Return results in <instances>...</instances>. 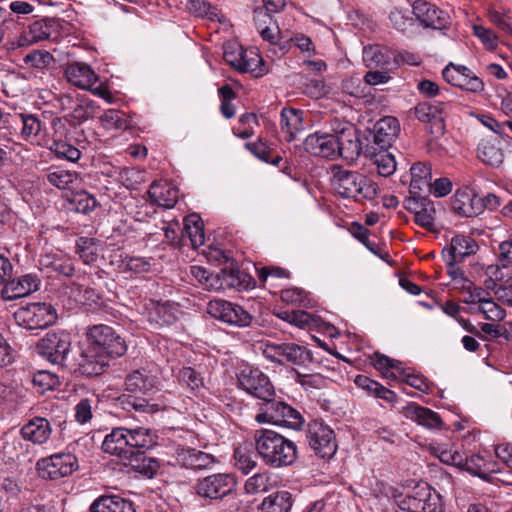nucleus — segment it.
Listing matches in <instances>:
<instances>
[{"label":"nucleus","instance_id":"f257e3e1","mask_svg":"<svg viewBox=\"0 0 512 512\" xmlns=\"http://www.w3.org/2000/svg\"><path fill=\"white\" fill-rule=\"evenodd\" d=\"M254 442L257 454L269 467H287L292 465L297 458L296 444L276 431L256 430Z\"/></svg>","mask_w":512,"mask_h":512},{"label":"nucleus","instance_id":"f03ea898","mask_svg":"<svg viewBox=\"0 0 512 512\" xmlns=\"http://www.w3.org/2000/svg\"><path fill=\"white\" fill-rule=\"evenodd\" d=\"M332 187L341 197L356 201L373 200L378 193L377 185L365 175L341 168L334 172Z\"/></svg>","mask_w":512,"mask_h":512},{"label":"nucleus","instance_id":"7ed1b4c3","mask_svg":"<svg viewBox=\"0 0 512 512\" xmlns=\"http://www.w3.org/2000/svg\"><path fill=\"white\" fill-rule=\"evenodd\" d=\"M88 345L110 358H117L125 354L127 346L125 340L116 331L106 324L89 326L85 332Z\"/></svg>","mask_w":512,"mask_h":512},{"label":"nucleus","instance_id":"20e7f679","mask_svg":"<svg viewBox=\"0 0 512 512\" xmlns=\"http://www.w3.org/2000/svg\"><path fill=\"white\" fill-rule=\"evenodd\" d=\"M14 318L17 324L25 329H45L55 323L57 312L51 304L36 302L18 308Z\"/></svg>","mask_w":512,"mask_h":512},{"label":"nucleus","instance_id":"39448f33","mask_svg":"<svg viewBox=\"0 0 512 512\" xmlns=\"http://www.w3.org/2000/svg\"><path fill=\"white\" fill-rule=\"evenodd\" d=\"M441 496L427 483H418L404 497L398 500V506L406 512H437L440 509Z\"/></svg>","mask_w":512,"mask_h":512},{"label":"nucleus","instance_id":"423d86ee","mask_svg":"<svg viewBox=\"0 0 512 512\" xmlns=\"http://www.w3.org/2000/svg\"><path fill=\"white\" fill-rule=\"evenodd\" d=\"M259 423H272L290 429H300L304 423L301 413L282 401H276L274 397L267 403H263L262 412L256 416Z\"/></svg>","mask_w":512,"mask_h":512},{"label":"nucleus","instance_id":"0eeeda50","mask_svg":"<svg viewBox=\"0 0 512 512\" xmlns=\"http://www.w3.org/2000/svg\"><path fill=\"white\" fill-rule=\"evenodd\" d=\"M57 103L64 113V119L75 126L93 117L96 111L94 101L81 94H61Z\"/></svg>","mask_w":512,"mask_h":512},{"label":"nucleus","instance_id":"6e6552de","mask_svg":"<svg viewBox=\"0 0 512 512\" xmlns=\"http://www.w3.org/2000/svg\"><path fill=\"white\" fill-rule=\"evenodd\" d=\"M79 468L77 457L70 452H60L42 458L37 470L43 479L58 480L70 476Z\"/></svg>","mask_w":512,"mask_h":512},{"label":"nucleus","instance_id":"1a4fd4ad","mask_svg":"<svg viewBox=\"0 0 512 512\" xmlns=\"http://www.w3.org/2000/svg\"><path fill=\"white\" fill-rule=\"evenodd\" d=\"M71 340L64 331L49 332L37 344V353L52 364L64 365L70 351Z\"/></svg>","mask_w":512,"mask_h":512},{"label":"nucleus","instance_id":"9d476101","mask_svg":"<svg viewBox=\"0 0 512 512\" xmlns=\"http://www.w3.org/2000/svg\"><path fill=\"white\" fill-rule=\"evenodd\" d=\"M307 439L310 447L321 458H331L337 451L335 433L322 421L313 420L308 424Z\"/></svg>","mask_w":512,"mask_h":512},{"label":"nucleus","instance_id":"9b49d317","mask_svg":"<svg viewBox=\"0 0 512 512\" xmlns=\"http://www.w3.org/2000/svg\"><path fill=\"white\" fill-rule=\"evenodd\" d=\"M207 313L213 318L237 327H247L253 319L243 307L223 299L209 301Z\"/></svg>","mask_w":512,"mask_h":512},{"label":"nucleus","instance_id":"f8f14e48","mask_svg":"<svg viewBox=\"0 0 512 512\" xmlns=\"http://www.w3.org/2000/svg\"><path fill=\"white\" fill-rule=\"evenodd\" d=\"M239 386L254 397L269 402L275 391L270 379L259 369L246 368L238 375Z\"/></svg>","mask_w":512,"mask_h":512},{"label":"nucleus","instance_id":"ddd939ff","mask_svg":"<svg viewBox=\"0 0 512 512\" xmlns=\"http://www.w3.org/2000/svg\"><path fill=\"white\" fill-rule=\"evenodd\" d=\"M235 485V479L231 474L218 473L200 479L195 491L202 498L217 500L231 493Z\"/></svg>","mask_w":512,"mask_h":512},{"label":"nucleus","instance_id":"4468645a","mask_svg":"<svg viewBox=\"0 0 512 512\" xmlns=\"http://www.w3.org/2000/svg\"><path fill=\"white\" fill-rule=\"evenodd\" d=\"M337 137L336 157L347 161H355L360 154L364 155L366 141L359 138L354 126L347 124L335 134Z\"/></svg>","mask_w":512,"mask_h":512},{"label":"nucleus","instance_id":"2eb2a0df","mask_svg":"<svg viewBox=\"0 0 512 512\" xmlns=\"http://www.w3.org/2000/svg\"><path fill=\"white\" fill-rule=\"evenodd\" d=\"M399 132V121L395 117L386 116L375 123L373 130L368 131L365 141L378 149H388Z\"/></svg>","mask_w":512,"mask_h":512},{"label":"nucleus","instance_id":"dca6fc26","mask_svg":"<svg viewBox=\"0 0 512 512\" xmlns=\"http://www.w3.org/2000/svg\"><path fill=\"white\" fill-rule=\"evenodd\" d=\"M412 13L424 28L442 30L450 25V17L446 12L423 0L413 3Z\"/></svg>","mask_w":512,"mask_h":512},{"label":"nucleus","instance_id":"f3484780","mask_svg":"<svg viewBox=\"0 0 512 512\" xmlns=\"http://www.w3.org/2000/svg\"><path fill=\"white\" fill-rule=\"evenodd\" d=\"M442 75L449 84L469 92L480 93L484 90L483 81L465 66L450 63L443 69Z\"/></svg>","mask_w":512,"mask_h":512},{"label":"nucleus","instance_id":"a211bd4d","mask_svg":"<svg viewBox=\"0 0 512 512\" xmlns=\"http://www.w3.org/2000/svg\"><path fill=\"white\" fill-rule=\"evenodd\" d=\"M102 449L104 452L119 457L125 466L131 465L132 467H138L134 464L126 427H116L107 434L102 443Z\"/></svg>","mask_w":512,"mask_h":512},{"label":"nucleus","instance_id":"6ab92c4d","mask_svg":"<svg viewBox=\"0 0 512 512\" xmlns=\"http://www.w3.org/2000/svg\"><path fill=\"white\" fill-rule=\"evenodd\" d=\"M41 280L36 274H24L18 278L7 279L4 283L0 295L5 301H13L22 298L37 291Z\"/></svg>","mask_w":512,"mask_h":512},{"label":"nucleus","instance_id":"aec40b11","mask_svg":"<svg viewBox=\"0 0 512 512\" xmlns=\"http://www.w3.org/2000/svg\"><path fill=\"white\" fill-rule=\"evenodd\" d=\"M479 249L475 239L469 235L457 234L452 237L450 245L442 250L444 261L450 263L463 262L467 257L474 255Z\"/></svg>","mask_w":512,"mask_h":512},{"label":"nucleus","instance_id":"412c9836","mask_svg":"<svg viewBox=\"0 0 512 512\" xmlns=\"http://www.w3.org/2000/svg\"><path fill=\"white\" fill-rule=\"evenodd\" d=\"M109 356L90 347L83 349L77 359V371L85 376H97L102 374L108 366Z\"/></svg>","mask_w":512,"mask_h":512},{"label":"nucleus","instance_id":"4be33fe9","mask_svg":"<svg viewBox=\"0 0 512 512\" xmlns=\"http://www.w3.org/2000/svg\"><path fill=\"white\" fill-rule=\"evenodd\" d=\"M337 137L332 134L314 133L304 140L306 152L328 159L336 158Z\"/></svg>","mask_w":512,"mask_h":512},{"label":"nucleus","instance_id":"5701e85b","mask_svg":"<svg viewBox=\"0 0 512 512\" xmlns=\"http://www.w3.org/2000/svg\"><path fill=\"white\" fill-rule=\"evenodd\" d=\"M125 387L134 394L151 395L158 387V378L145 368L138 369L127 375Z\"/></svg>","mask_w":512,"mask_h":512},{"label":"nucleus","instance_id":"b1692460","mask_svg":"<svg viewBox=\"0 0 512 512\" xmlns=\"http://www.w3.org/2000/svg\"><path fill=\"white\" fill-rule=\"evenodd\" d=\"M128 441L134 462H138L139 456L157 443V437L151 429L146 427L127 428Z\"/></svg>","mask_w":512,"mask_h":512},{"label":"nucleus","instance_id":"393cba45","mask_svg":"<svg viewBox=\"0 0 512 512\" xmlns=\"http://www.w3.org/2000/svg\"><path fill=\"white\" fill-rule=\"evenodd\" d=\"M451 207L455 213L463 217H474L483 212L481 199L467 189L455 192L451 200Z\"/></svg>","mask_w":512,"mask_h":512},{"label":"nucleus","instance_id":"a878e982","mask_svg":"<svg viewBox=\"0 0 512 512\" xmlns=\"http://www.w3.org/2000/svg\"><path fill=\"white\" fill-rule=\"evenodd\" d=\"M51 433L50 422L46 418L38 416L31 418L20 429V434L24 440L38 445L46 443Z\"/></svg>","mask_w":512,"mask_h":512},{"label":"nucleus","instance_id":"bb28decb","mask_svg":"<svg viewBox=\"0 0 512 512\" xmlns=\"http://www.w3.org/2000/svg\"><path fill=\"white\" fill-rule=\"evenodd\" d=\"M304 112L294 108H284L280 114V128L287 142L294 141L304 131Z\"/></svg>","mask_w":512,"mask_h":512},{"label":"nucleus","instance_id":"cd10ccee","mask_svg":"<svg viewBox=\"0 0 512 512\" xmlns=\"http://www.w3.org/2000/svg\"><path fill=\"white\" fill-rule=\"evenodd\" d=\"M65 76L72 85L84 90L90 88L91 83L98 82L97 74L88 64L82 62L69 64L65 69Z\"/></svg>","mask_w":512,"mask_h":512},{"label":"nucleus","instance_id":"c85d7f7f","mask_svg":"<svg viewBox=\"0 0 512 512\" xmlns=\"http://www.w3.org/2000/svg\"><path fill=\"white\" fill-rule=\"evenodd\" d=\"M364 156L372 161L377 168L378 174L383 177L392 175L396 170L395 158L387 149H378L366 143Z\"/></svg>","mask_w":512,"mask_h":512},{"label":"nucleus","instance_id":"c756f323","mask_svg":"<svg viewBox=\"0 0 512 512\" xmlns=\"http://www.w3.org/2000/svg\"><path fill=\"white\" fill-rule=\"evenodd\" d=\"M401 412L405 418L415 421L417 424L426 428H438L442 424L438 413L415 403H409L404 406Z\"/></svg>","mask_w":512,"mask_h":512},{"label":"nucleus","instance_id":"7c9ffc66","mask_svg":"<svg viewBox=\"0 0 512 512\" xmlns=\"http://www.w3.org/2000/svg\"><path fill=\"white\" fill-rule=\"evenodd\" d=\"M177 307L168 302L151 303L148 320L156 328L170 326L177 321Z\"/></svg>","mask_w":512,"mask_h":512},{"label":"nucleus","instance_id":"2f4dec72","mask_svg":"<svg viewBox=\"0 0 512 512\" xmlns=\"http://www.w3.org/2000/svg\"><path fill=\"white\" fill-rule=\"evenodd\" d=\"M150 200L164 208H172L178 200V190L166 182H154L148 190Z\"/></svg>","mask_w":512,"mask_h":512},{"label":"nucleus","instance_id":"473e14b6","mask_svg":"<svg viewBox=\"0 0 512 512\" xmlns=\"http://www.w3.org/2000/svg\"><path fill=\"white\" fill-rule=\"evenodd\" d=\"M90 512H136L131 501L118 495L101 496L90 506Z\"/></svg>","mask_w":512,"mask_h":512},{"label":"nucleus","instance_id":"72a5a7b5","mask_svg":"<svg viewBox=\"0 0 512 512\" xmlns=\"http://www.w3.org/2000/svg\"><path fill=\"white\" fill-rule=\"evenodd\" d=\"M389 26L403 35L409 36L415 27L412 10L404 7H393L388 13Z\"/></svg>","mask_w":512,"mask_h":512},{"label":"nucleus","instance_id":"f704fd0d","mask_svg":"<svg viewBox=\"0 0 512 512\" xmlns=\"http://www.w3.org/2000/svg\"><path fill=\"white\" fill-rule=\"evenodd\" d=\"M22 124L21 136L23 139L40 144L46 136L45 128L41 120L33 114H20Z\"/></svg>","mask_w":512,"mask_h":512},{"label":"nucleus","instance_id":"c9c22d12","mask_svg":"<svg viewBox=\"0 0 512 512\" xmlns=\"http://www.w3.org/2000/svg\"><path fill=\"white\" fill-rule=\"evenodd\" d=\"M293 505L288 491H277L265 497L259 506L260 512H290Z\"/></svg>","mask_w":512,"mask_h":512},{"label":"nucleus","instance_id":"e433bc0d","mask_svg":"<svg viewBox=\"0 0 512 512\" xmlns=\"http://www.w3.org/2000/svg\"><path fill=\"white\" fill-rule=\"evenodd\" d=\"M181 237L182 240L188 238L193 248H197L204 244L205 236L203 223L197 214H191L185 217Z\"/></svg>","mask_w":512,"mask_h":512},{"label":"nucleus","instance_id":"4c0bfd02","mask_svg":"<svg viewBox=\"0 0 512 512\" xmlns=\"http://www.w3.org/2000/svg\"><path fill=\"white\" fill-rule=\"evenodd\" d=\"M217 276L218 285H221L220 290L246 289L250 283L249 275L239 269H221Z\"/></svg>","mask_w":512,"mask_h":512},{"label":"nucleus","instance_id":"58836bf2","mask_svg":"<svg viewBox=\"0 0 512 512\" xmlns=\"http://www.w3.org/2000/svg\"><path fill=\"white\" fill-rule=\"evenodd\" d=\"M479 159L491 167L497 168L504 161V154L501 148L491 141H483L478 146Z\"/></svg>","mask_w":512,"mask_h":512},{"label":"nucleus","instance_id":"ea45409f","mask_svg":"<svg viewBox=\"0 0 512 512\" xmlns=\"http://www.w3.org/2000/svg\"><path fill=\"white\" fill-rule=\"evenodd\" d=\"M242 73L250 72L255 77H261L267 73L264 60L255 49H248L244 54L239 70Z\"/></svg>","mask_w":512,"mask_h":512},{"label":"nucleus","instance_id":"a19ab883","mask_svg":"<svg viewBox=\"0 0 512 512\" xmlns=\"http://www.w3.org/2000/svg\"><path fill=\"white\" fill-rule=\"evenodd\" d=\"M46 179L58 189H71L78 183L79 177L76 172L56 168L46 174Z\"/></svg>","mask_w":512,"mask_h":512},{"label":"nucleus","instance_id":"79ce46f5","mask_svg":"<svg viewBox=\"0 0 512 512\" xmlns=\"http://www.w3.org/2000/svg\"><path fill=\"white\" fill-rule=\"evenodd\" d=\"M311 359L312 354L306 347L295 343H284V363L304 365Z\"/></svg>","mask_w":512,"mask_h":512},{"label":"nucleus","instance_id":"37998d69","mask_svg":"<svg viewBox=\"0 0 512 512\" xmlns=\"http://www.w3.org/2000/svg\"><path fill=\"white\" fill-rule=\"evenodd\" d=\"M121 407L126 411H135L140 413H152L156 411V405L151 404L144 397L133 395H122L118 398Z\"/></svg>","mask_w":512,"mask_h":512},{"label":"nucleus","instance_id":"c03bdc74","mask_svg":"<svg viewBox=\"0 0 512 512\" xmlns=\"http://www.w3.org/2000/svg\"><path fill=\"white\" fill-rule=\"evenodd\" d=\"M273 484V475L271 473H257L247 479L245 482V491L248 494H258L268 491Z\"/></svg>","mask_w":512,"mask_h":512},{"label":"nucleus","instance_id":"a18cd8bd","mask_svg":"<svg viewBox=\"0 0 512 512\" xmlns=\"http://www.w3.org/2000/svg\"><path fill=\"white\" fill-rule=\"evenodd\" d=\"M235 466L244 474H248L256 467V456L246 445H241L234 450Z\"/></svg>","mask_w":512,"mask_h":512},{"label":"nucleus","instance_id":"49530a36","mask_svg":"<svg viewBox=\"0 0 512 512\" xmlns=\"http://www.w3.org/2000/svg\"><path fill=\"white\" fill-rule=\"evenodd\" d=\"M179 383L190 389L191 391H198L204 386V379L198 371L192 367H183L177 374Z\"/></svg>","mask_w":512,"mask_h":512},{"label":"nucleus","instance_id":"de8ad7c7","mask_svg":"<svg viewBox=\"0 0 512 512\" xmlns=\"http://www.w3.org/2000/svg\"><path fill=\"white\" fill-rule=\"evenodd\" d=\"M247 50L236 41H227L223 45V57L227 64L239 70Z\"/></svg>","mask_w":512,"mask_h":512},{"label":"nucleus","instance_id":"09e8293b","mask_svg":"<svg viewBox=\"0 0 512 512\" xmlns=\"http://www.w3.org/2000/svg\"><path fill=\"white\" fill-rule=\"evenodd\" d=\"M189 9L198 17L206 18L210 21H221V13L218 9L212 7L205 0H189Z\"/></svg>","mask_w":512,"mask_h":512},{"label":"nucleus","instance_id":"8fccbe9b","mask_svg":"<svg viewBox=\"0 0 512 512\" xmlns=\"http://www.w3.org/2000/svg\"><path fill=\"white\" fill-rule=\"evenodd\" d=\"M100 121L106 129H126L128 127L125 113L116 109L105 111L100 117Z\"/></svg>","mask_w":512,"mask_h":512},{"label":"nucleus","instance_id":"3c124183","mask_svg":"<svg viewBox=\"0 0 512 512\" xmlns=\"http://www.w3.org/2000/svg\"><path fill=\"white\" fill-rule=\"evenodd\" d=\"M465 470L481 478H485L486 475L492 471L487 460L480 454H473L469 458L467 457Z\"/></svg>","mask_w":512,"mask_h":512},{"label":"nucleus","instance_id":"603ef678","mask_svg":"<svg viewBox=\"0 0 512 512\" xmlns=\"http://www.w3.org/2000/svg\"><path fill=\"white\" fill-rule=\"evenodd\" d=\"M479 312L484 314L486 319L492 321H502L506 316V311L490 295L481 304Z\"/></svg>","mask_w":512,"mask_h":512},{"label":"nucleus","instance_id":"864d4df0","mask_svg":"<svg viewBox=\"0 0 512 512\" xmlns=\"http://www.w3.org/2000/svg\"><path fill=\"white\" fill-rule=\"evenodd\" d=\"M121 262L124 271L135 274L147 273L151 269L150 261L143 257L125 256Z\"/></svg>","mask_w":512,"mask_h":512},{"label":"nucleus","instance_id":"5fc2aeb1","mask_svg":"<svg viewBox=\"0 0 512 512\" xmlns=\"http://www.w3.org/2000/svg\"><path fill=\"white\" fill-rule=\"evenodd\" d=\"M74 209L83 214H88L95 209L97 201L91 194L81 191L74 195L72 199Z\"/></svg>","mask_w":512,"mask_h":512},{"label":"nucleus","instance_id":"6e6d98bb","mask_svg":"<svg viewBox=\"0 0 512 512\" xmlns=\"http://www.w3.org/2000/svg\"><path fill=\"white\" fill-rule=\"evenodd\" d=\"M191 274L208 290H220L221 285H218V276L217 274L208 273L202 267L192 266Z\"/></svg>","mask_w":512,"mask_h":512},{"label":"nucleus","instance_id":"4d7b16f0","mask_svg":"<svg viewBox=\"0 0 512 512\" xmlns=\"http://www.w3.org/2000/svg\"><path fill=\"white\" fill-rule=\"evenodd\" d=\"M33 384L39 387L40 392L53 390L59 385L58 377L48 371H39L33 376Z\"/></svg>","mask_w":512,"mask_h":512},{"label":"nucleus","instance_id":"13d9d810","mask_svg":"<svg viewBox=\"0 0 512 512\" xmlns=\"http://www.w3.org/2000/svg\"><path fill=\"white\" fill-rule=\"evenodd\" d=\"M280 317L288 323L294 324L298 327L310 326L315 322L314 317L303 310L283 312Z\"/></svg>","mask_w":512,"mask_h":512},{"label":"nucleus","instance_id":"bf43d9fd","mask_svg":"<svg viewBox=\"0 0 512 512\" xmlns=\"http://www.w3.org/2000/svg\"><path fill=\"white\" fill-rule=\"evenodd\" d=\"M53 60L52 55L47 51L34 50L24 56L23 61L26 65L42 69Z\"/></svg>","mask_w":512,"mask_h":512},{"label":"nucleus","instance_id":"052dcab7","mask_svg":"<svg viewBox=\"0 0 512 512\" xmlns=\"http://www.w3.org/2000/svg\"><path fill=\"white\" fill-rule=\"evenodd\" d=\"M425 203V206H423L416 214H414L415 222L423 228L432 230L434 226V215L436 211L431 201Z\"/></svg>","mask_w":512,"mask_h":512},{"label":"nucleus","instance_id":"680f3d73","mask_svg":"<svg viewBox=\"0 0 512 512\" xmlns=\"http://www.w3.org/2000/svg\"><path fill=\"white\" fill-rule=\"evenodd\" d=\"M54 151L58 157L71 162H76L81 156L78 148L62 140H54Z\"/></svg>","mask_w":512,"mask_h":512},{"label":"nucleus","instance_id":"e2e57ef3","mask_svg":"<svg viewBox=\"0 0 512 512\" xmlns=\"http://www.w3.org/2000/svg\"><path fill=\"white\" fill-rule=\"evenodd\" d=\"M473 33L482 42L486 49L494 50L498 46V37L492 30L481 25H474Z\"/></svg>","mask_w":512,"mask_h":512},{"label":"nucleus","instance_id":"0e129e2a","mask_svg":"<svg viewBox=\"0 0 512 512\" xmlns=\"http://www.w3.org/2000/svg\"><path fill=\"white\" fill-rule=\"evenodd\" d=\"M399 374H400V380L403 383H405L421 392L428 391L429 386L426 383L425 379L422 378L421 376L414 375V374H407V373H405V371L402 368H401Z\"/></svg>","mask_w":512,"mask_h":512},{"label":"nucleus","instance_id":"69168bd1","mask_svg":"<svg viewBox=\"0 0 512 512\" xmlns=\"http://www.w3.org/2000/svg\"><path fill=\"white\" fill-rule=\"evenodd\" d=\"M245 147L258 159L269 163L270 155L272 154V149L268 147V145L262 141H258L255 143H246Z\"/></svg>","mask_w":512,"mask_h":512},{"label":"nucleus","instance_id":"338daca9","mask_svg":"<svg viewBox=\"0 0 512 512\" xmlns=\"http://www.w3.org/2000/svg\"><path fill=\"white\" fill-rule=\"evenodd\" d=\"M495 296L498 301L512 308V277L495 290Z\"/></svg>","mask_w":512,"mask_h":512},{"label":"nucleus","instance_id":"774afa93","mask_svg":"<svg viewBox=\"0 0 512 512\" xmlns=\"http://www.w3.org/2000/svg\"><path fill=\"white\" fill-rule=\"evenodd\" d=\"M497 259L503 268L512 265V240L503 241L499 244Z\"/></svg>","mask_w":512,"mask_h":512}]
</instances>
